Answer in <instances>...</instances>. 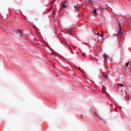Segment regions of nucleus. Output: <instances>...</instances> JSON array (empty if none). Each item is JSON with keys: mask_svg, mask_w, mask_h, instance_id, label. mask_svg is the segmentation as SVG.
<instances>
[{"mask_svg": "<svg viewBox=\"0 0 131 131\" xmlns=\"http://www.w3.org/2000/svg\"><path fill=\"white\" fill-rule=\"evenodd\" d=\"M79 8H80V6H79V5H74L75 10H78Z\"/></svg>", "mask_w": 131, "mask_h": 131, "instance_id": "nucleus-5", "label": "nucleus"}, {"mask_svg": "<svg viewBox=\"0 0 131 131\" xmlns=\"http://www.w3.org/2000/svg\"><path fill=\"white\" fill-rule=\"evenodd\" d=\"M79 69H80V68H79Z\"/></svg>", "mask_w": 131, "mask_h": 131, "instance_id": "nucleus-15", "label": "nucleus"}, {"mask_svg": "<svg viewBox=\"0 0 131 131\" xmlns=\"http://www.w3.org/2000/svg\"><path fill=\"white\" fill-rule=\"evenodd\" d=\"M93 13H94V14H97V10H96V9L94 10Z\"/></svg>", "mask_w": 131, "mask_h": 131, "instance_id": "nucleus-9", "label": "nucleus"}, {"mask_svg": "<svg viewBox=\"0 0 131 131\" xmlns=\"http://www.w3.org/2000/svg\"><path fill=\"white\" fill-rule=\"evenodd\" d=\"M127 63H128V64H129V63H130V61H128Z\"/></svg>", "mask_w": 131, "mask_h": 131, "instance_id": "nucleus-13", "label": "nucleus"}, {"mask_svg": "<svg viewBox=\"0 0 131 131\" xmlns=\"http://www.w3.org/2000/svg\"><path fill=\"white\" fill-rule=\"evenodd\" d=\"M99 35H100L101 36V37H103V35L99 34Z\"/></svg>", "mask_w": 131, "mask_h": 131, "instance_id": "nucleus-11", "label": "nucleus"}, {"mask_svg": "<svg viewBox=\"0 0 131 131\" xmlns=\"http://www.w3.org/2000/svg\"><path fill=\"white\" fill-rule=\"evenodd\" d=\"M95 115H96V116L98 117V114L96 113Z\"/></svg>", "mask_w": 131, "mask_h": 131, "instance_id": "nucleus-12", "label": "nucleus"}, {"mask_svg": "<svg viewBox=\"0 0 131 131\" xmlns=\"http://www.w3.org/2000/svg\"><path fill=\"white\" fill-rule=\"evenodd\" d=\"M117 85H118L119 86H123V84L118 83L117 84Z\"/></svg>", "mask_w": 131, "mask_h": 131, "instance_id": "nucleus-7", "label": "nucleus"}, {"mask_svg": "<svg viewBox=\"0 0 131 131\" xmlns=\"http://www.w3.org/2000/svg\"><path fill=\"white\" fill-rule=\"evenodd\" d=\"M102 78H103L104 79H107V78H108V76L106 75H103L102 76Z\"/></svg>", "mask_w": 131, "mask_h": 131, "instance_id": "nucleus-6", "label": "nucleus"}, {"mask_svg": "<svg viewBox=\"0 0 131 131\" xmlns=\"http://www.w3.org/2000/svg\"><path fill=\"white\" fill-rule=\"evenodd\" d=\"M122 36V34L121 33V26H120V24H119V31L118 33V37H121Z\"/></svg>", "mask_w": 131, "mask_h": 131, "instance_id": "nucleus-1", "label": "nucleus"}, {"mask_svg": "<svg viewBox=\"0 0 131 131\" xmlns=\"http://www.w3.org/2000/svg\"><path fill=\"white\" fill-rule=\"evenodd\" d=\"M107 57H108V56H107V55H106V54H105L104 55V58L105 60H106L107 59Z\"/></svg>", "mask_w": 131, "mask_h": 131, "instance_id": "nucleus-8", "label": "nucleus"}, {"mask_svg": "<svg viewBox=\"0 0 131 131\" xmlns=\"http://www.w3.org/2000/svg\"><path fill=\"white\" fill-rule=\"evenodd\" d=\"M15 32L16 33H17V34H19L20 36H21V35H22V33H23L22 31L20 30H16Z\"/></svg>", "mask_w": 131, "mask_h": 131, "instance_id": "nucleus-2", "label": "nucleus"}, {"mask_svg": "<svg viewBox=\"0 0 131 131\" xmlns=\"http://www.w3.org/2000/svg\"><path fill=\"white\" fill-rule=\"evenodd\" d=\"M67 0L65 2L63 5L62 6V8H66L68 6V4L67 3Z\"/></svg>", "mask_w": 131, "mask_h": 131, "instance_id": "nucleus-4", "label": "nucleus"}, {"mask_svg": "<svg viewBox=\"0 0 131 131\" xmlns=\"http://www.w3.org/2000/svg\"><path fill=\"white\" fill-rule=\"evenodd\" d=\"M54 2H56V0H54Z\"/></svg>", "mask_w": 131, "mask_h": 131, "instance_id": "nucleus-14", "label": "nucleus"}, {"mask_svg": "<svg viewBox=\"0 0 131 131\" xmlns=\"http://www.w3.org/2000/svg\"><path fill=\"white\" fill-rule=\"evenodd\" d=\"M128 63H126V67H128Z\"/></svg>", "mask_w": 131, "mask_h": 131, "instance_id": "nucleus-10", "label": "nucleus"}, {"mask_svg": "<svg viewBox=\"0 0 131 131\" xmlns=\"http://www.w3.org/2000/svg\"><path fill=\"white\" fill-rule=\"evenodd\" d=\"M73 32V29H71L67 31V34L71 35V33H72Z\"/></svg>", "mask_w": 131, "mask_h": 131, "instance_id": "nucleus-3", "label": "nucleus"}]
</instances>
